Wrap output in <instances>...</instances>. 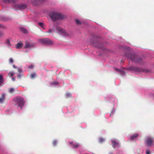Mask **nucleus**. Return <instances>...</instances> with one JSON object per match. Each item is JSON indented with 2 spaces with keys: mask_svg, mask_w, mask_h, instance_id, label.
Segmentation results:
<instances>
[{
  "mask_svg": "<svg viewBox=\"0 0 154 154\" xmlns=\"http://www.w3.org/2000/svg\"><path fill=\"white\" fill-rule=\"evenodd\" d=\"M3 83V76L0 74V85Z\"/></svg>",
  "mask_w": 154,
  "mask_h": 154,
  "instance_id": "nucleus-15",
  "label": "nucleus"
},
{
  "mask_svg": "<svg viewBox=\"0 0 154 154\" xmlns=\"http://www.w3.org/2000/svg\"><path fill=\"white\" fill-rule=\"evenodd\" d=\"M51 18L54 21L58 19H62L63 18L64 16L62 14L57 13H52L50 14Z\"/></svg>",
  "mask_w": 154,
  "mask_h": 154,
  "instance_id": "nucleus-3",
  "label": "nucleus"
},
{
  "mask_svg": "<svg viewBox=\"0 0 154 154\" xmlns=\"http://www.w3.org/2000/svg\"><path fill=\"white\" fill-rule=\"evenodd\" d=\"M138 136V134H134V135H132L131 137V139L133 140L134 139L137 137Z\"/></svg>",
  "mask_w": 154,
  "mask_h": 154,
  "instance_id": "nucleus-16",
  "label": "nucleus"
},
{
  "mask_svg": "<svg viewBox=\"0 0 154 154\" xmlns=\"http://www.w3.org/2000/svg\"><path fill=\"white\" fill-rule=\"evenodd\" d=\"M73 147L77 148L79 146V145L78 144H73Z\"/></svg>",
  "mask_w": 154,
  "mask_h": 154,
  "instance_id": "nucleus-26",
  "label": "nucleus"
},
{
  "mask_svg": "<svg viewBox=\"0 0 154 154\" xmlns=\"http://www.w3.org/2000/svg\"><path fill=\"white\" fill-rule=\"evenodd\" d=\"M3 35V33L2 32L0 31V37H2Z\"/></svg>",
  "mask_w": 154,
  "mask_h": 154,
  "instance_id": "nucleus-28",
  "label": "nucleus"
},
{
  "mask_svg": "<svg viewBox=\"0 0 154 154\" xmlns=\"http://www.w3.org/2000/svg\"><path fill=\"white\" fill-rule=\"evenodd\" d=\"M12 80H13V81H14L15 78H12Z\"/></svg>",
  "mask_w": 154,
  "mask_h": 154,
  "instance_id": "nucleus-35",
  "label": "nucleus"
},
{
  "mask_svg": "<svg viewBox=\"0 0 154 154\" xmlns=\"http://www.w3.org/2000/svg\"><path fill=\"white\" fill-rule=\"evenodd\" d=\"M18 7L20 9H24L26 8L27 6L25 5L22 4L19 5Z\"/></svg>",
  "mask_w": 154,
  "mask_h": 154,
  "instance_id": "nucleus-13",
  "label": "nucleus"
},
{
  "mask_svg": "<svg viewBox=\"0 0 154 154\" xmlns=\"http://www.w3.org/2000/svg\"><path fill=\"white\" fill-rule=\"evenodd\" d=\"M111 143L112 147L114 148H115L116 147H119V143L116 140H112V141Z\"/></svg>",
  "mask_w": 154,
  "mask_h": 154,
  "instance_id": "nucleus-9",
  "label": "nucleus"
},
{
  "mask_svg": "<svg viewBox=\"0 0 154 154\" xmlns=\"http://www.w3.org/2000/svg\"><path fill=\"white\" fill-rule=\"evenodd\" d=\"M13 67L14 68H15L16 67H15V66L14 65H13Z\"/></svg>",
  "mask_w": 154,
  "mask_h": 154,
  "instance_id": "nucleus-36",
  "label": "nucleus"
},
{
  "mask_svg": "<svg viewBox=\"0 0 154 154\" xmlns=\"http://www.w3.org/2000/svg\"><path fill=\"white\" fill-rule=\"evenodd\" d=\"M7 43L8 44H9L10 43V41L9 40H7Z\"/></svg>",
  "mask_w": 154,
  "mask_h": 154,
  "instance_id": "nucleus-32",
  "label": "nucleus"
},
{
  "mask_svg": "<svg viewBox=\"0 0 154 154\" xmlns=\"http://www.w3.org/2000/svg\"><path fill=\"white\" fill-rule=\"evenodd\" d=\"M14 73L13 72H10L8 74V75L9 77H12L13 76Z\"/></svg>",
  "mask_w": 154,
  "mask_h": 154,
  "instance_id": "nucleus-22",
  "label": "nucleus"
},
{
  "mask_svg": "<svg viewBox=\"0 0 154 154\" xmlns=\"http://www.w3.org/2000/svg\"><path fill=\"white\" fill-rule=\"evenodd\" d=\"M65 95H66V97L67 98L70 97L71 96V94L69 92L66 93Z\"/></svg>",
  "mask_w": 154,
  "mask_h": 154,
  "instance_id": "nucleus-21",
  "label": "nucleus"
},
{
  "mask_svg": "<svg viewBox=\"0 0 154 154\" xmlns=\"http://www.w3.org/2000/svg\"><path fill=\"white\" fill-rule=\"evenodd\" d=\"M51 31H52L51 30V29H50V30H49L48 31V33H50V32H51Z\"/></svg>",
  "mask_w": 154,
  "mask_h": 154,
  "instance_id": "nucleus-34",
  "label": "nucleus"
},
{
  "mask_svg": "<svg viewBox=\"0 0 154 154\" xmlns=\"http://www.w3.org/2000/svg\"><path fill=\"white\" fill-rule=\"evenodd\" d=\"M15 105L17 104L18 106L22 108L24 105L25 101L23 98L21 97H17L14 99Z\"/></svg>",
  "mask_w": 154,
  "mask_h": 154,
  "instance_id": "nucleus-2",
  "label": "nucleus"
},
{
  "mask_svg": "<svg viewBox=\"0 0 154 154\" xmlns=\"http://www.w3.org/2000/svg\"><path fill=\"white\" fill-rule=\"evenodd\" d=\"M36 43L32 41L29 42L26 41L25 42L24 48H31L34 47Z\"/></svg>",
  "mask_w": 154,
  "mask_h": 154,
  "instance_id": "nucleus-4",
  "label": "nucleus"
},
{
  "mask_svg": "<svg viewBox=\"0 0 154 154\" xmlns=\"http://www.w3.org/2000/svg\"><path fill=\"white\" fill-rule=\"evenodd\" d=\"M4 26L2 24H0V28H2Z\"/></svg>",
  "mask_w": 154,
  "mask_h": 154,
  "instance_id": "nucleus-33",
  "label": "nucleus"
},
{
  "mask_svg": "<svg viewBox=\"0 0 154 154\" xmlns=\"http://www.w3.org/2000/svg\"><path fill=\"white\" fill-rule=\"evenodd\" d=\"M22 75L21 74H20L19 75H17V77H18V78H20L22 76Z\"/></svg>",
  "mask_w": 154,
  "mask_h": 154,
  "instance_id": "nucleus-30",
  "label": "nucleus"
},
{
  "mask_svg": "<svg viewBox=\"0 0 154 154\" xmlns=\"http://www.w3.org/2000/svg\"><path fill=\"white\" fill-rule=\"evenodd\" d=\"M150 151L149 149H147L146 151V154H150Z\"/></svg>",
  "mask_w": 154,
  "mask_h": 154,
  "instance_id": "nucleus-25",
  "label": "nucleus"
},
{
  "mask_svg": "<svg viewBox=\"0 0 154 154\" xmlns=\"http://www.w3.org/2000/svg\"><path fill=\"white\" fill-rule=\"evenodd\" d=\"M104 141V139L103 138H101L99 139V141L101 143Z\"/></svg>",
  "mask_w": 154,
  "mask_h": 154,
  "instance_id": "nucleus-27",
  "label": "nucleus"
},
{
  "mask_svg": "<svg viewBox=\"0 0 154 154\" xmlns=\"http://www.w3.org/2000/svg\"><path fill=\"white\" fill-rule=\"evenodd\" d=\"M2 1L5 3H10L11 2H14V0H2Z\"/></svg>",
  "mask_w": 154,
  "mask_h": 154,
  "instance_id": "nucleus-17",
  "label": "nucleus"
},
{
  "mask_svg": "<svg viewBox=\"0 0 154 154\" xmlns=\"http://www.w3.org/2000/svg\"><path fill=\"white\" fill-rule=\"evenodd\" d=\"M94 46L98 48H101L103 47V44L101 42V40L98 37L97 38V41L93 44Z\"/></svg>",
  "mask_w": 154,
  "mask_h": 154,
  "instance_id": "nucleus-7",
  "label": "nucleus"
},
{
  "mask_svg": "<svg viewBox=\"0 0 154 154\" xmlns=\"http://www.w3.org/2000/svg\"><path fill=\"white\" fill-rule=\"evenodd\" d=\"M18 71L20 73L22 72V70L20 69H18Z\"/></svg>",
  "mask_w": 154,
  "mask_h": 154,
  "instance_id": "nucleus-31",
  "label": "nucleus"
},
{
  "mask_svg": "<svg viewBox=\"0 0 154 154\" xmlns=\"http://www.w3.org/2000/svg\"><path fill=\"white\" fill-rule=\"evenodd\" d=\"M57 142L56 140H54L53 141V145L54 146H55L57 145Z\"/></svg>",
  "mask_w": 154,
  "mask_h": 154,
  "instance_id": "nucleus-23",
  "label": "nucleus"
},
{
  "mask_svg": "<svg viewBox=\"0 0 154 154\" xmlns=\"http://www.w3.org/2000/svg\"><path fill=\"white\" fill-rule=\"evenodd\" d=\"M36 73H32L30 75V77L32 79H33L36 77Z\"/></svg>",
  "mask_w": 154,
  "mask_h": 154,
  "instance_id": "nucleus-18",
  "label": "nucleus"
},
{
  "mask_svg": "<svg viewBox=\"0 0 154 154\" xmlns=\"http://www.w3.org/2000/svg\"><path fill=\"white\" fill-rule=\"evenodd\" d=\"M75 21L77 24H78V25H81V22L80 21H79L78 19H75Z\"/></svg>",
  "mask_w": 154,
  "mask_h": 154,
  "instance_id": "nucleus-20",
  "label": "nucleus"
},
{
  "mask_svg": "<svg viewBox=\"0 0 154 154\" xmlns=\"http://www.w3.org/2000/svg\"><path fill=\"white\" fill-rule=\"evenodd\" d=\"M9 62L10 63H12L13 62V60L12 58H10L9 59Z\"/></svg>",
  "mask_w": 154,
  "mask_h": 154,
  "instance_id": "nucleus-24",
  "label": "nucleus"
},
{
  "mask_svg": "<svg viewBox=\"0 0 154 154\" xmlns=\"http://www.w3.org/2000/svg\"><path fill=\"white\" fill-rule=\"evenodd\" d=\"M5 95L3 94H2V96L0 97V103H2L5 98Z\"/></svg>",
  "mask_w": 154,
  "mask_h": 154,
  "instance_id": "nucleus-11",
  "label": "nucleus"
},
{
  "mask_svg": "<svg viewBox=\"0 0 154 154\" xmlns=\"http://www.w3.org/2000/svg\"><path fill=\"white\" fill-rule=\"evenodd\" d=\"M14 91V89L13 88H10L9 89V92L10 93H12Z\"/></svg>",
  "mask_w": 154,
  "mask_h": 154,
  "instance_id": "nucleus-19",
  "label": "nucleus"
},
{
  "mask_svg": "<svg viewBox=\"0 0 154 154\" xmlns=\"http://www.w3.org/2000/svg\"><path fill=\"white\" fill-rule=\"evenodd\" d=\"M126 57L135 63L139 64L143 63L142 59L137 55L130 54H127L125 55Z\"/></svg>",
  "mask_w": 154,
  "mask_h": 154,
  "instance_id": "nucleus-1",
  "label": "nucleus"
},
{
  "mask_svg": "<svg viewBox=\"0 0 154 154\" xmlns=\"http://www.w3.org/2000/svg\"><path fill=\"white\" fill-rule=\"evenodd\" d=\"M130 69L137 72H141L144 71V70L143 69L134 66L131 67Z\"/></svg>",
  "mask_w": 154,
  "mask_h": 154,
  "instance_id": "nucleus-8",
  "label": "nucleus"
},
{
  "mask_svg": "<svg viewBox=\"0 0 154 154\" xmlns=\"http://www.w3.org/2000/svg\"><path fill=\"white\" fill-rule=\"evenodd\" d=\"M153 137H146L145 142L148 146H150L152 145L153 143Z\"/></svg>",
  "mask_w": 154,
  "mask_h": 154,
  "instance_id": "nucleus-5",
  "label": "nucleus"
},
{
  "mask_svg": "<svg viewBox=\"0 0 154 154\" xmlns=\"http://www.w3.org/2000/svg\"><path fill=\"white\" fill-rule=\"evenodd\" d=\"M39 25L41 26L42 27L43 26V23H38Z\"/></svg>",
  "mask_w": 154,
  "mask_h": 154,
  "instance_id": "nucleus-29",
  "label": "nucleus"
},
{
  "mask_svg": "<svg viewBox=\"0 0 154 154\" xmlns=\"http://www.w3.org/2000/svg\"><path fill=\"white\" fill-rule=\"evenodd\" d=\"M57 30L58 31H59L60 33H63L65 34V33H66L65 31L63 29H62L59 27H57Z\"/></svg>",
  "mask_w": 154,
  "mask_h": 154,
  "instance_id": "nucleus-12",
  "label": "nucleus"
},
{
  "mask_svg": "<svg viewBox=\"0 0 154 154\" xmlns=\"http://www.w3.org/2000/svg\"><path fill=\"white\" fill-rule=\"evenodd\" d=\"M20 31L24 33H27V30L23 27H20Z\"/></svg>",
  "mask_w": 154,
  "mask_h": 154,
  "instance_id": "nucleus-14",
  "label": "nucleus"
},
{
  "mask_svg": "<svg viewBox=\"0 0 154 154\" xmlns=\"http://www.w3.org/2000/svg\"><path fill=\"white\" fill-rule=\"evenodd\" d=\"M41 42L44 45H51L53 43V42L48 38H45L40 39Z\"/></svg>",
  "mask_w": 154,
  "mask_h": 154,
  "instance_id": "nucleus-6",
  "label": "nucleus"
},
{
  "mask_svg": "<svg viewBox=\"0 0 154 154\" xmlns=\"http://www.w3.org/2000/svg\"><path fill=\"white\" fill-rule=\"evenodd\" d=\"M23 45V44L21 42H19L16 45V47L17 49H20L22 48Z\"/></svg>",
  "mask_w": 154,
  "mask_h": 154,
  "instance_id": "nucleus-10",
  "label": "nucleus"
}]
</instances>
